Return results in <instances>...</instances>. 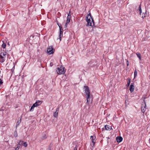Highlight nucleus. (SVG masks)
Here are the masks:
<instances>
[{
	"label": "nucleus",
	"mask_w": 150,
	"mask_h": 150,
	"mask_svg": "<svg viewBox=\"0 0 150 150\" xmlns=\"http://www.w3.org/2000/svg\"><path fill=\"white\" fill-rule=\"evenodd\" d=\"M85 93L87 97V102L90 105L91 103L93 100L92 95H90L89 88L88 86H84Z\"/></svg>",
	"instance_id": "nucleus-1"
},
{
	"label": "nucleus",
	"mask_w": 150,
	"mask_h": 150,
	"mask_svg": "<svg viewBox=\"0 0 150 150\" xmlns=\"http://www.w3.org/2000/svg\"><path fill=\"white\" fill-rule=\"evenodd\" d=\"M86 20L87 22V26H92V22H93V25H94V21L91 17L90 13L88 15V16L86 18Z\"/></svg>",
	"instance_id": "nucleus-2"
},
{
	"label": "nucleus",
	"mask_w": 150,
	"mask_h": 150,
	"mask_svg": "<svg viewBox=\"0 0 150 150\" xmlns=\"http://www.w3.org/2000/svg\"><path fill=\"white\" fill-rule=\"evenodd\" d=\"M57 73L59 74H64L65 73V70L64 69V67H60L57 68Z\"/></svg>",
	"instance_id": "nucleus-3"
},
{
	"label": "nucleus",
	"mask_w": 150,
	"mask_h": 150,
	"mask_svg": "<svg viewBox=\"0 0 150 150\" xmlns=\"http://www.w3.org/2000/svg\"><path fill=\"white\" fill-rule=\"evenodd\" d=\"M54 51L52 47V46H50L47 48V52L48 54H51L54 53Z\"/></svg>",
	"instance_id": "nucleus-4"
},
{
	"label": "nucleus",
	"mask_w": 150,
	"mask_h": 150,
	"mask_svg": "<svg viewBox=\"0 0 150 150\" xmlns=\"http://www.w3.org/2000/svg\"><path fill=\"white\" fill-rule=\"evenodd\" d=\"M144 103L142 104L141 106V110L142 112L144 113L146 109V103L145 102V100H144Z\"/></svg>",
	"instance_id": "nucleus-5"
},
{
	"label": "nucleus",
	"mask_w": 150,
	"mask_h": 150,
	"mask_svg": "<svg viewBox=\"0 0 150 150\" xmlns=\"http://www.w3.org/2000/svg\"><path fill=\"white\" fill-rule=\"evenodd\" d=\"M90 137L91 139V141L93 143L92 146H93L95 145V144L96 142V137L95 135L93 136H91Z\"/></svg>",
	"instance_id": "nucleus-6"
},
{
	"label": "nucleus",
	"mask_w": 150,
	"mask_h": 150,
	"mask_svg": "<svg viewBox=\"0 0 150 150\" xmlns=\"http://www.w3.org/2000/svg\"><path fill=\"white\" fill-rule=\"evenodd\" d=\"M41 103L42 102L41 101L38 100L36 101L35 103L33 104V105L35 107L40 105Z\"/></svg>",
	"instance_id": "nucleus-7"
},
{
	"label": "nucleus",
	"mask_w": 150,
	"mask_h": 150,
	"mask_svg": "<svg viewBox=\"0 0 150 150\" xmlns=\"http://www.w3.org/2000/svg\"><path fill=\"white\" fill-rule=\"evenodd\" d=\"M60 33L59 35V39L61 41V37L62 36L63 33V29L62 27H60Z\"/></svg>",
	"instance_id": "nucleus-8"
},
{
	"label": "nucleus",
	"mask_w": 150,
	"mask_h": 150,
	"mask_svg": "<svg viewBox=\"0 0 150 150\" xmlns=\"http://www.w3.org/2000/svg\"><path fill=\"white\" fill-rule=\"evenodd\" d=\"M134 83H132L131 85L130 86L129 90L131 92H133L134 90Z\"/></svg>",
	"instance_id": "nucleus-9"
},
{
	"label": "nucleus",
	"mask_w": 150,
	"mask_h": 150,
	"mask_svg": "<svg viewBox=\"0 0 150 150\" xmlns=\"http://www.w3.org/2000/svg\"><path fill=\"white\" fill-rule=\"evenodd\" d=\"M122 137L118 136L116 137V140L117 142L120 143L122 141Z\"/></svg>",
	"instance_id": "nucleus-10"
},
{
	"label": "nucleus",
	"mask_w": 150,
	"mask_h": 150,
	"mask_svg": "<svg viewBox=\"0 0 150 150\" xmlns=\"http://www.w3.org/2000/svg\"><path fill=\"white\" fill-rule=\"evenodd\" d=\"M70 16L69 15V14H68L67 18V21L66 23L65 24V26L66 27V25L67 24V23H69L70 22Z\"/></svg>",
	"instance_id": "nucleus-11"
},
{
	"label": "nucleus",
	"mask_w": 150,
	"mask_h": 150,
	"mask_svg": "<svg viewBox=\"0 0 150 150\" xmlns=\"http://www.w3.org/2000/svg\"><path fill=\"white\" fill-rule=\"evenodd\" d=\"M4 57L0 55V62H3L4 61Z\"/></svg>",
	"instance_id": "nucleus-12"
},
{
	"label": "nucleus",
	"mask_w": 150,
	"mask_h": 150,
	"mask_svg": "<svg viewBox=\"0 0 150 150\" xmlns=\"http://www.w3.org/2000/svg\"><path fill=\"white\" fill-rule=\"evenodd\" d=\"M137 57L139 58L140 60H141V56L140 53L139 52H137L136 53Z\"/></svg>",
	"instance_id": "nucleus-13"
},
{
	"label": "nucleus",
	"mask_w": 150,
	"mask_h": 150,
	"mask_svg": "<svg viewBox=\"0 0 150 150\" xmlns=\"http://www.w3.org/2000/svg\"><path fill=\"white\" fill-rule=\"evenodd\" d=\"M138 11H139V14L140 15H141V13H142V10L141 8V5H140L139 6V8L138 9H137Z\"/></svg>",
	"instance_id": "nucleus-14"
},
{
	"label": "nucleus",
	"mask_w": 150,
	"mask_h": 150,
	"mask_svg": "<svg viewBox=\"0 0 150 150\" xmlns=\"http://www.w3.org/2000/svg\"><path fill=\"white\" fill-rule=\"evenodd\" d=\"M21 118H20L19 120H18L16 124V127H17L20 124L21 122Z\"/></svg>",
	"instance_id": "nucleus-15"
},
{
	"label": "nucleus",
	"mask_w": 150,
	"mask_h": 150,
	"mask_svg": "<svg viewBox=\"0 0 150 150\" xmlns=\"http://www.w3.org/2000/svg\"><path fill=\"white\" fill-rule=\"evenodd\" d=\"M137 71L136 70V69H135L134 71V78H135L137 76Z\"/></svg>",
	"instance_id": "nucleus-16"
},
{
	"label": "nucleus",
	"mask_w": 150,
	"mask_h": 150,
	"mask_svg": "<svg viewBox=\"0 0 150 150\" xmlns=\"http://www.w3.org/2000/svg\"><path fill=\"white\" fill-rule=\"evenodd\" d=\"M105 129L106 130H108L110 129V126L108 125H105Z\"/></svg>",
	"instance_id": "nucleus-17"
},
{
	"label": "nucleus",
	"mask_w": 150,
	"mask_h": 150,
	"mask_svg": "<svg viewBox=\"0 0 150 150\" xmlns=\"http://www.w3.org/2000/svg\"><path fill=\"white\" fill-rule=\"evenodd\" d=\"M144 15V16L143 15L142 16V17L143 18H144L145 17H146V16L147 15V14L146 13H143L142 15Z\"/></svg>",
	"instance_id": "nucleus-18"
},
{
	"label": "nucleus",
	"mask_w": 150,
	"mask_h": 150,
	"mask_svg": "<svg viewBox=\"0 0 150 150\" xmlns=\"http://www.w3.org/2000/svg\"><path fill=\"white\" fill-rule=\"evenodd\" d=\"M23 143H24V142H23V141H22L21 140V141H20V142H19V143H18V144L20 145L21 146V145H22L23 144Z\"/></svg>",
	"instance_id": "nucleus-19"
},
{
	"label": "nucleus",
	"mask_w": 150,
	"mask_h": 150,
	"mask_svg": "<svg viewBox=\"0 0 150 150\" xmlns=\"http://www.w3.org/2000/svg\"><path fill=\"white\" fill-rule=\"evenodd\" d=\"M58 113L55 112L53 114L54 116L55 117H57L58 116Z\"/></svg>",
	"instance_id": "nucleus-20"
},
{
	"label": "nucleus",
	"mask_w": 150,
	"mask_h": 150,
	"mask_svg": "<svg viewBox=\"0 0 150 150\" xmlns=\"http://www.w3.org/2000/svg\"><path fill=\"white\" fill-rule=\"evenodd\" d=\"M34 108L35 107L33 105L31 107V108L30 110V111H33L34 109Z\"/></svg>",
	"instance_id": "nucleus-21"
},
{
	"label": "nucleus",
	"mask_w": 150,
	"mask_h": 150,
	"mask_svg": "<svg viewBox=\"0 0 150 150\" xmlns=\"http://www.w3.org/2000/svg\"><path fill=\"white\" fill-rule=\"evenodd\" d=\"M14 136L15 137H16L18 136V134L16 131H15L14 132Z\"/></svg>",
	"instance_id": "nucleus-22"
},
{
	"label": "nucleus",
	"mask_w": 150,
	"mask_h": 150,
	"mask_svg": "<svg viewBox=\"0 0 150 150\" xmlns=\"http://www.w3.org/2000/svg\"><path fill=\"white\" fill-rule=\"evenodd\" d=\"M6 46V44L5 43H3L2 47L3 48H5Z\"/></svg>",
	"instance_id": "nucleus-23"
},
{
	"label": "nucleus",
	"mask_w": 150,
	"mask_h": 150,
	"mask_svg": "<svg viewBox=\"0 0 150 150\" xmlns=\"http://www.w3.org/2000/svg\"><path fill=\"white\" fill-rule=\"evenodd\" d=\"M23 145L25 147H26L27 146L28 144H27L26 142H25L23 143Z\"/></svg>",
	"instance_id": "nucleus-24"
},
{
	"label": "nucleus",
	"mask_w": 150,
	"mask_h": 150,
	"mask_svg": "<svg viewBox=\"0 0 150 150\" xmlns=\"http://www.w3.org/2000/svg\"><path fill=\"white\" fill-rule=\"evenodd\" d=\"M0 55H1L2 56V55L4 56H5L6 55V52H3V53L2 52L1 53Z\"/></svg>",
	"instance_id": "nucleus-25"
},
{
	"label": "nucleus",
	"mask_w": 150,
	"mask_h": 150,
	"mask_svg": "<svg viewBox=\"0 0 150 150\" xmlns=\"http://www.w3.org/2000/svg\"><path fill=\"white\" fill-rule=\"evenodd\" d=\"M77 146L76 144V145L75 146L73 150H77Z\"/></svg>",
	"instance_id": "nucleus-26"
},
{
	"label": "nucleus",
	"mask_w": 150,
	"mask_h": 150,
	"mask_svg": "<svg viewBox=\"0 0 150 150\" xmlns=\"http://www.w3.org/2000/svg\"><path fill=\"white\" fill-rule=\"evenodd\" d=\"M128 80H129V81L127 82V86H129L130 84V79H128Z\"/></svg>",
	"instance_id": "nucleus-27"
},
{
	"label": "nucleus",
	"mask_w": 150,
	"mask_h": 150,
	"mask_svg": "<svg viewBox=\"0 0 150 150\" xmlns=\"http://www.w3.org/2000/svg\"><path fill=\"white\" fill-rule=\"evenodd\" d=\"M21 145H20L18 144L17 145V147H16V148L17 149H19L20 148V146Z\"/></svg>",
	"instance_id": "nucleus-28"
},
{
	"label": "nucleus",
	"mask_w": 150,
	"mask_h": 150,
	"mask_svg": "<svg viewBox=\"0 0 150 150\" xmlns=\"http://www.w3.org/2000/svg\"><path fill=\"white\" fill-rule=\"evenodd\" d=\"M59 108H57V109L56 110V112H57V113H58V111H59Z\"/></svg>",
	"instance_id": "nucleus-29"
},
{
	"label": "nucleus",
	"mask_w": 150,
	"mask_h": 150,
	"mask_svg": "<svg viewBox=\"0 0 150 150\" xmlns=\"http://www.w3.org/2000/svg\"><path fill=\"white\" fill-rule=\"evenodd\" d=\"M47 137L46 135H44V136H43V137L42 139H45Z\"/></svg>",
	"instance_id": "nucleus-30"
},
{
	"label": "nucleus",
	"mask_w": 150,
	"mask_h": 150,
	"mask_svg": "<svg viewBox=\"0 0 150 150\" xmlns=\"http://www.w3.org/2000/svg\"><path fill=\"white\" fill-rule=\"evenodd\" d=\"M3 83V82L2 81V80L1 79H0V86Z\"/></svg>",
	"instance_id": "nucleus-31"
},
{
	"label": "nucleus",
	"mask_w": 150,
	"mask_h": 150,
	"mask_svg": "<svg viewBox=\"0 0 150 150\" xmlns=\"http://www.w3.org/2000/svg\"><path fill=\"white\" fill-rule=\"evenodd\" d=\"M58 26H59V28H60V27H62V25L61 24H60V25H59V24H57Z\"/></svg>",
	"instance_id": "nucleus-32"
},
{
	"label": "nucleus",
	"mask_w": 150,
	"mask_h": 150,
	"mask_svg": "<svg viewBox=\"0 0 150 150\" xmlns=\"http://www.w3.org/2000/svg\"><path fill=\"white\" fill-rule=\"evenodd\" d=\"M126 63L127 64V65L128 66V64H129V63H128V61L127 60V62H126Z\"/></svg>",
	"instance_id": "nucleus-33"
},
{
	"label": "nucleus",
	"mask_w": 150,
	"mask_h": 150,
	"mask_svg": "<svg viewBox=\"0 0 150 150\" xmlns=\"http://www.w3.org/2000/svg\"><path fill=\"white\" fill-rule=\"evenodd\" d=\"M88 64H90L91 65V62H89V63H88Z\"/></svg>",
	"instance_id": "nucleus-34"
},
{
	"label": "nucleus",
	"mask_w": 150,
	"mask_h": 150,
	"mask_svg": "<svg viewBox=\"0 0 150 150\" xmlns=\"http://www.w3.org/2000/svg\"><path fill=\"white\" fill-rule=\"evenodd\" d=\"M149 150H150V149Z\"/></svg>",
	"instance_id": "nucleus-35"
}]
</instances>
